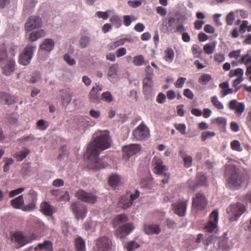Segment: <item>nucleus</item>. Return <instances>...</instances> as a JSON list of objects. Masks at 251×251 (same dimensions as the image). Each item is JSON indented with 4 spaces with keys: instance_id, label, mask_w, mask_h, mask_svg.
<instances>
[{
    "instance_id": "nucleus-1",
    "label": "nucleus",
    "mask_w": 251,
    "mask_h": 251,
    "mask_svg": "<svg viewBox=\"0 0 251 251\" xmlns=\"http://www.w3.org/2000/svg\"><path fill=\"white\" fill-rule=\"evenodd\" d=\"M111 146L110 138L107 132H104L98 136L87 146L86 155L89 160L88 167L97 171L104 168L107 165L103 159L99 158L100 152Z\"/></svg>"
},
{
    "instance_id": "nucleus-2",
    "label": "nucleus",
    "mask_w": 251,
    "mask_h": 251,
    "mask_svg": "<svg viewBox=\"0 0 251 251\" xmlns=\"http://www.w3.org/2000/svg\"><path fill=\"white\" fill-rule=\"evenodd\" d=\"M225 176L227 183L231 186L239 187L245 180V176L241 171L234 165L226 167Z\"/></svg>"
},
{
    "instance_id": "nucleus-3",
    "label": "nucleus",
    "mask_w": 251,
    "mask_h": 251,
    "mask_svg": "<svg viewBox=\"0 0 251 251\" xmlns=\"http://www.w3.org/2000/svg\"><path fill=\"white\" fill-rule=\"evenodd\" d=\"M186 19L184 15L177 14L176 17H170L168 19L167 30L171 33H181L186 30L183 22Z\"/></svg>"
},
{
    "instance_id": "nucleus-4",
    "label": "nucleus",
    "mask_w": 251,
    "mask_h": 251,
    "mask_svg": "<svg viewBox=\"0 0 251 251\" xmlns=\"http://www.w3.org/2000/svg\"><path fill=\"white\" fill-rule=\"evenodd\" d=\"M246 210V208L245 205L240 202L230 205L226 209L227 212L229 216V220L231 222L237 221Z\"/></svg>"
},
{
    "instance_id": "nucleus-5",
    "label": "nucleus",
    "mask_w": 251,
    "mask_h": 251,
    "mask_svg": "<svg viewBox=\"0 0 251 251\" xmlns=\"http://www.w3.org/2000/svg\"><path fill=\"white\" fill-rule=\"evenodd\" d=\"M35 49V46H32L31 45H27L19 55V63L25 66L29 64L32 58L33 52Z\"/></svg>"
},
{
    "instance_id": "nucleus-6",
    "label": "nucleus",
    "mask_w": 251,
    "mask_h": 251,
    "mask_svg": "<svg viewBox=\"0 0 251 251\" xmlns=\"http://www.w3.org/2000/svg\"><path fill=\"white\" fill-rule=\"evenodd\" d=\"M71 209L77 219H83L86 216L87 209L86 206L80 202L72 203Z\"/></svg>"
},
{
    "instance_id": "nucleus-7",
    "label": "nucleus",
    "mask_w": 251,
    "mask_h": 251,
    "mask_svg": "<svg viewBox=\"0 0 251 251\" xmlns=\"http://www.w3.org/2000/svg\"><path fill=\"white\" fill-rule=\"evenodd\" d=\"M76 197L81 201L94 204L97 201L98 197L91 193H88L83 189H79L75 193Z\"/></svg>"
},
{
    "instance_id": "nucleus-8",
    "label": "nucleus",
    "mask_w": 251,
    "mask_h": 251,
    "mask_svg": "<svg viewBox=\"0 0 251 251\" xmlns=\"http://www.w3.org/2000/svg\"><path fill=\"white\" fill-rule=\"evenodd\" d=\"M132 135L137 140H143L149 136L150 131L148 128L143 122L133 131Z\"/></svg>"
},
{
    "instance_id": "nucleus-9",
    "label": "nucleus",
    "mask_w": 251,
    "mask_h": 251,
    "mask_svg": "<svg viewBox=\"0 0 251 251\" xmlns=\"http://www.w3.org/2000/svg\"><path fill=\"white\" fill-rule=\"evenodd\" d=\"M219 220L218 210H213L209 216V220L204 226V229L208 232H212L216 229Z\"/></svg>"
},
{
    "instance_id": "nucleus-10",
    "label": "nucleus",
    "mask_w": 251,
    "mask_h": 251,
    "mask_svg": "<svg viewBox=\"0 0 251 251\" xmlns=\"http://www.w3.org/2000/svg\"><path fill=\"white\" fill-rule=\"evenodd\" d=\"M0 67L3 74L6 75H10L15 70L16 62L13 58L9 57L0 63Z\"/></svg>"
},
{
    "instance_id": "nucleus-11",
    "label": "nucleus",
    "mask_w": 251,
    "mask_h": 251,
    "mask_svg": "<svg viewBox=\"0 0 251 251\" xmlns=\"http://www.w3.org/2000/svg\"><path fill=\"white\" fill-rule=\"evenodd\" d=\"M42 25V21L40 17L35 15L31 16L28 17L25 23V30L29 32L35 28L40 27Z\"/></svg>"
},
{
    "instance_id": "nucleus-12",
    "label": "nucleus",
    "mask_w": 251,
    "mask_h": 251,
    "mask_svg": "<svg viewBox=\"0 0 251 251\" xmlns=\"http://www.w3.org/2000/svg\"><path fill=\"white\" fill-rule=\"evenodd\" d=\"M207 203V199L201 193H196L192 200V207L198 210H202L206 207Z\"/></svg>"
},
{
    "instance_id": "nucleus-13",
    "label": "nucleus",
    "mask_w": 251,
    "mask_h": 251,
    "mask_svg": "<svg viewBox=\"0 0 251 251\" xmlns=\"http://www.w3.org/2000/svg\"><path fill=\"white\" fill-rule=\"evenodd\" d=\"M154 166L153 172L158 175H163L168 171L167 167L164 165L163 161L159 157L155 156L152 159Z\"/></svg>"
},
{
    "instance_id": "nucleus-14",
    "label": "nucleus",
    "mask_w": 251,
    "mask_h": 251,
    "mask_svg": "<svg viewBox=\"0 0 251 251\" xmlns=\"http://www.w3.org/2000/svg\"><path fill=\"white\" fill-rule=\"evenodd\" d=\"M133 225L131 223H128L120 226L116 230V234L118 238L123 239L128 235L133 229Z\"/></svg>"
},
{
    "instance_id": "nucleus-15",
    "label": "nucleus",
    "mask_w": 251,
    "mask_h": 251,
    "mask_svg": "<svg viewBox=\"0 0 251 251\" xmlns=\"http://www.w3.org/2000/svg\"><path fill=\"white\" fill-rule=\"evenodd\" d=\"M11 240L16 243L18 248L22 247L28 244L26 236L24 235L22 232L20 231L14 232L11 235Z\"/></svg>"
},
{
    "instance_id": "nucleus-16",
    "label": "nucleus",
    "mask_w": 251,
    "mask_h": 251,
    "mask_svg": "<svg viewBox=\"0 0 251 251\" xmlns=\"http://www.w3.org/2000/svg\"><path fill=\"white\" fill-rule=\"evenodd\" d=\"M96 246L100 251H107L111 249L112 242L107 237L102 236L97 240Z\"/></svg>"
},
{
    "instance_id": "nucleus-17",
    "label": "nucleus",
    "mask_w": 251,
    "mask_h": 251,
    "mask_svg": "<svg viewBox=\"0 0 251 251\" xmlns=\"http://www.w3.org/2000/svg\"><path fill=\"white\" fill-rule=\"evenodd\" d=\"M102 87L101 85L96 84V86L92 88L89 93V98L90 100L94 103H99L100 101V92L102 91Z\"/></svg>"
},
{
    "instance_id": "nucleus-18",
    "label": "nucleus",
    "mask_w": 251,
    "mask_h": 251,
    "mask_svg": "<svg viewBox=\"0 0 251 251\" xmlns=\"http://www.w3.org/2000/svg\"><path fill=\"white\" fill-rule=\"evenodd\" d=\"M249 25V22L247 20L242 21L241 24L239 26V30L237 28H234L231 31V36L233 38H237L239 36V33L244 34L246 30L248 32L251 31V25Z\"/></svg>"
},
{
    "instance_id": "nucleus-19",
    "label": "nucleus",
    "mask_w": 251,
    "mask_h": 251,
    "mask_svg": "<svg viewBox=\"0 0 251 251\" xmlns=\"http://www.w3.org/2000/svg\"><path fill=\"white\" fill-rule=\"evenodd\" d=\"M186 201H179L176 203L173 204V208L175 213L180 216L184 215L187 206Z\"/></svg>"
},
{
    "instance_id": "nucleus-20",
    "label": "nucleus",
    "mask_w": 251,
    "mask_h": 251,
    "mask_svg": "<svg viewBox=\"0 0 251 251\" xmlns=\"http://www.w3.org/2000/svg\"><path fill=\"white\" fill-rule=\"evenodd\" d=\"M228 107L230 110H235V113L238 115H241L245 109L244 103L239 102L236 100H230L228 103Z\"/></svg>"
},
{
    "instance_id": "nucleus-21",
    "label": "nucleus",
    "mask_w": 251,
    "mask_h": 251,
    "mask_svg": "<svg viewBox=\"0 0 251 251\" xmlns=\"http://www.w3.org/2000/svg\"><path fill=\"white\" fill-rule=\"evenodd\" d=\"M18 98L6 93L0 92V103L3 104H12L16 102Z\"/></svg>"
},
{
    "instance_id": "nucleus-22",
    "label": "nucleus",
    "mask_w": 251,
    "mask_h": 251,
    "mask_svg": "<svg viewBox=\"0 0 251 251\" xmlns=\"http://www.w3.org/2000/svg\"><path fill=\"white\" fill-rule=\"evenodd\" d=\"M141 147L138 144H131L123 147V151L127 156L133 155L140 151Z\"/></svg>"
},
{
    "instance_id": "nucleus-23",
    "label": "nucleus",
    "mask_w": 251,
    "mask_h": 251,
    "mask_svg": "<svg viewBox=\"0 0 251 251\" xmlns=\"http://www.w3.org/2000/svg\"><path fill=\"white\" fill-rule=\"evenodd\" d=\"M143 92L145 95H150L152 92L153 81L152 78L145 77L143 80Z\"/></svg>"
},
{
    "instance_id": "nucleus-24",
    "label": "nucleus",
    "mask_w": 251,
    "mask_h": 251,
    "mask_svg": "<svg viewBox=\"0 0 251 251\" xmlns=\"http://www.w3.org/2000/svg\"><path fill=\"white\" fill-rule=\"evenodd\" d=\"M40 210L42 213L48 216L52 215L56 211L54 207L46 201L42 202L41 203Z\"/></svg>"
},
{
    "instance_id": "nucleus-25",
    "label": "nucleus",
    "mask_w": 251,
    "mask_h": 251,
    "mask_svg": "<svg viewBox=\"0 0 251 251\" xmlns=\"http://www.w3.org/2000/svg\"><path fill=\"white\" fill-rule=\"evenodd\" d=\"M145 232L148 234H158L161 231V228L158 225L150 224L144 226Z\"/></svg>"
},
{
    "instance_id": "nucleus-26",
    "label": "nucleus",
    "mask_w": 251,
    "mask_h": 251,
    "mask_svg": "<svg viewBox=\"0 0 251 251\" xmlns=\"http://www.w3.org/2000/svg\"><path fill=\"white\" fill-rule=\"evenodd\" d=\"M118 68L117 64H113L108 69L107 76L109 80L112 82H114L116 80Z\"/></svg>"
},
{
    "instance_id": "nucleus-27",
    "label": "nucleus",
    "mask_w": 251,
    "mask_h": 251,
    "mask_svg": "<svg viewBox=\"0 0 251 251\" xmlns=\"http://www.w3.org/2000/svg\"><path fill=\"white\" fill-rule=\"evenodd\" d=\"M179 155L184 162V166L185 168H189L192 165L193 158L192 156L188 155L185 151L180 150L179 151Z\"/></svg>"
},
{
    "instance_id": "nucleus-28",
    "label": "nucleus",
    "mask_w": 251,
    "mask_h": 251,
    "mask_svg": "<svg viewBox=\"0 0 251 251\" xmlns=\"http://www.w3.org/2000/svg\"><path fill=\"white\" fill-rule=\"evenodd\" d=\"M54 46V42L51 39L48 38L44 40L42 44L40 46L41 50L50 51L52 50Z\"/></svg>"
},
{
    "instance_id": "nucleus-29",
    "label": "nucleus",
    "mask_w": 251,
    "mask_h": 251,
    "mask_svg": "<svg viewBox=\"0 0 251 251\" xmlns=\"http://www.w3.org/2000/svg\"><path fill=\"white\" fill-rule=\"evenodd\" d=\"M44 250L45 251H53V245L51 242L45 241L43 243L39 244L34 248V250Z\"/></svg>"
},
{
    "instance_id": "nucleus-30",
    "label": "nucleus",
    "mask_w": 251,
    "mask_h": 251,
    "mask_svg": "<svg viewBox=\"0 0 251 251\" xmlns=\"http://www.w3.org/2000/svg\"><path fill=\"white\" fill-rule=\"evenodd\" d=\"M29 153L30 150L28 148L24 147L20 152L14 153L13 157L17 161H21L24 160Z\"/></svg>"
},
{
    "instance_id": "nucleus-31",
    "label": "nucleus",
    "mask_w": 251,
    "mask_h": 251,
    "mask_svg": "<svg viewBox=\"0 0 251 251\" xmlns=\"http://www.w3.org/2000/svg\"><path fill=\"white\" fill-rule=\"evenodd\" d=\"M118 204L119 206L122 207L123 209H127L132 205V203L129 199L128 194H126L121 198Z\"/></svg>"
},
{
    "instance_id": "nucleus-32",
    "label": "nucleus",
    "mask_w": 251,
    "mask_h": 251,
    "mask_svg": "<svg viewBox=\"0 0 251 251\" xmlns=\"http://www.w3.org/2000/svg\"><path fill=\"white\" fill-rule=\"evenodd\" d=\"M24 203V200L23 195H20L17 198L11 201V205L16 209H22Z\"/></svg>"
},
{
    "instance_id": "nucleus-33",
    "label": "nucleus",
    "mask_w": 251,
    "mask_h": 251,
    "mask_svg": "<svg viewBox=\"0 0 251 251\" xmlns=\"http://www.w3.org/2000/svg\"><path fill=\"white\" fill-rule=\"evenodd\" d=\"M128 41L127 38H122L118 40L115 41L107 45V48L108 50H112L116 49L117 47L123 45L126 41Z\"/></svg>"
},
{
    "instance_id": "nucleus-34",
    "label": "nucleus",
    "mask_w": 251,
    "mask_h": 251,
    "mask_svg": "<svg viewBox=\"0 0 251 251\" xmlns=\"http://www.w3.org/2000/svg\"><path fill=\"white\" fill-rule=\"evenodd\" d=\"M212 123L216 124L219 128L225 131L226 124V118L219 117L213 119Z\"/></svg>"
},
{
    "instance_id": "nucleus-35",
    "label": "nucleus",
    "mask_w": 251,
    "mask_h": 251,
    "mask_svg": "<svg viewBox=\"0 0 251 251\" xmlns=\"http://www.w3.org/2000/svg\"><path fill=\"white\" fill-rule=\"evenodd\" d=\"M75 248L76 251H85V243L81 237H78L75 239Z\"/></svg>"
},
{
    "instance_id": "nucleus-36",
    "label": "nucleus",
    "mask_w": 251,
    "mask_h": 251,
    "mask_svg": "<svg viewBox=\"0 0 251 251\" xmlns=\"http://www.w3.org/2000/svg\"><path fill=\"white\" fill-rule=\"evenodd\" d=\"M7 52L6 45L4 43L0 44V64L6 60Z\"/></svg>"
},
{
    "instance_id": "nucleus-37",
    "label": "nucleus",
    "mask_w": 251,
    "mask_h": 251,
    "mask_svg": "<svg viewBox=\"0 0 251 251\" xmlns=\"http://www.w3.org/2000/svg\"><path fill=\"white\" fill-rule=\"evenodd\" d=\"M153 184V179L151 177H145L140 180V185L142 187L151 189Z\"/></svg>"
},
{
    "instance_id": "nucleus-38",
    "label": "nucleus",
    "mask_w": 251,
    "mask_h": 251,
    "mask_svg": "<svg viewBox=\"0 0 251 251\" xmlns=\"http://www.w3.org/2000/svg\"><path fill=\"white\" fill-rule=\"evenodd\" d=\"M61 97L63 105H68L72 100V96L70 92L67 90L62 91Z\"/></svg>"
},
{
    "instance_id": "nucleus-39",
    "label": "nucleus",
    "mask_w": 251,
    "mask_h": 251,
    "mask_svg": "<svg viewBox=\"0 0 251 251\" xmlns=\"http://www.w3.org/2000/svg\"><path fill=\"white\" fill-rule=\"evenodd\" d=\"M133 63L136 66H141L148 63L146 61L143 55H138L133 58Z\"/></svg>"
},
{
    "instance_id": "nucleus-40",
    "label": "nucleus",
    "mask_w": 251,
    "mask_h": 251,
    "mask_svg": "<svg viewBox=\"0 0 251 251\" xmlns=\"http://www.w3.org/2000/svg\"><path fill=\"white\" fill-rule=\"evenodd\" d=\"M127 221V218L126 214H121L117 215L113 221V225L114 226H116L123 223Z\"/></svg>"
},
{
    "instance_id": "nucleus-41",
    "label": "nucleus",
    "mask_w": 251,
    "mask_h": 251,
    "mask_svg": "<svg viewBox=\"0 0 251 251\" xmlns=\"http://www.w3.org/2000/svg\"><path fill=\"white\" fill-rule=\"evenodd\" d=\"M36 200L35 198H32L31 202L22 207V210L25 212H30L36 209Z\"/></svg>"
},
{
    "instance_id": "nucleus-42",
    "label": "nucleus",
    "mask_w": 251,
    "mask_h": 251,
    "mask_svg": "<svg viewBox=\"0 0 251 251\" xmlns=\"http://www.w3.org/2000/svg\"><path fill=\"white\" fill-rule=\"evenodd\" d=\"M165 60L169 63L172 62L175 56V53L173 50L171 48H168L165 51Z\"/></svg>"
},
{
    "instance_id": "nucleus-43",
    "label": "nucleus",
    "mask_w": 251,
    "mask_h": 251,
    "mask_svg": "<svg viewBox=\"0 0 251 251\" xmlns=\"http://www.w3.org/2000/svg\"><path fill=\"white\" fill-rule=\"evenodd\" d=\"M216 44L215 43L206 44L203 47V51L207 54H211L215 50Z\"/></svg>"
},
{
    "instance_id": "nucleus-44",
    "label": "nucleus",
    "mask_w": 251,
    "mask_h": 251,
    "mask_svg": "<svg viewBox=\"0 0 251 251\" xmlns=\"http://www.w3.org/2000/svg\"><path fill=\"white\" fill-rule=\"evenodd\" d=\"M109 21L116 28H119L122 25L121 19L118 15H113Z\"/></svg>"
},
{
    "instance_id": "nucleus-45",
    "label": "nucleus",
    "mask_w": 251,
    "mask_h": 251,
    "mask_svg": "<svg viewBox=\"0 0 251 251\" xmlns=\"http://www.w3.org/2000/svg\"><path fill=\"white\" fill-rule=\"evenodd\" d=\"M212 79L211 75L208 74H203L199 79V82L202 85H206Z\"/></svg>"
},
{
    "instance_id": "nucleus-46",
    "label": "nucleus",
    "mask_w": 251,
    "mask_h": 251,
    "mask_svg": "<svg viewBox=\"0 0 251 251\" xmlns=\"http://www.w3.org/2000/svg\"><path fill=\"white\" fill-rule=\"evenodd\" d=\"M240 64H243L246 66L251 64V55L249 54H246L242 56L238 61Z\"/></svg>"
},
{
    "instance_id": "nucleus-47",
    "label": "nucleus",
    "mask_w": 251,
    "mask_h": 251,
    "mask_svg": "<svg viewBox=\"0 0 251 251\" xmlns=\"http://www.w3.org/2000/svg\"><path fill=\"white\" fill-rule=\"evenodd\" d=\"M192 51L194 57L200 58L202 50L198 45L194 44L192 46Z\"/></svg>"
},
{
    "instance_id": "nucleus-48",
    "label": "nucleus",
    "mask_w": 251,
    "mask_h": 251,
    "mask_svg": "<svg viewBox=\"0 0 251 251\" xmlns=\"http://www.w3.org/2000/svg\"><path fill=\"white\" fill-rule=\"evenodd\" d=\"M244 71L241 68H237L235 70H232L229 73V77H233L234 76H243Z\"/></svg>"
},
{
    "instance_id": "nucleus-49",
    "label": "nucleus",
    "mask_w": 251,
    "mask_h": 251,
    "mask_svg": "<svg viewBox=\"0 0 251 251\" xmlns=\"http://www.w3.org/2000/svg\"><path fill=\"white\" fill-rule=\"evenodd\" d=\"M100 100L107 102H110L113 100V97L110 92L106 91L101 94Z\"/></svg>"
},
{
    "instance_id": "nucleus-50",
    "label": "nucleus",
    "mask_w": 251,
    "mask_h": 251,
    "mask_svg": "<svg viewBox=\"0 0 251 251\" xmlns=\"http://www.w3.org/2000/svg\"><path fill=\"white\" fill-rule=\"evenodd\" d=\"M219 248L223 251H227L229 249L227 238H224L219 241Z\"/></svg>"
},
{
    "instance_id": "nucleus-51",
    "label": "nucleus",
    "mask_w": 251,
    "mask_h": 251,
    "mask_svg": "<svg viewBox=\"0 0 251 251\" xmlns=\"http://www.w3.org/2000/svg\"><path fill=\"white\" fill-rule=\"evenodd\" d=\"M211 102L215 107L218 109H222L224 108V106L222 102L219 100L218 98L216 96H213L211 99Z\"/></svg>"
},
{
    "instance_id": "nucleus-52",
    "label": "nucleus",
    "mask_w": 251,
    "mask_h": 251,
    "mask_svg": "<svg viewBox=\"0 0 251 251\" xmlns=\"http://www.w3.org/2000/svg\"><path fill=\"white\" fill-rule=\"evenodd\" d=\"M230 147L232 150L237 151H241L242 148L239 141L234 140L230 143Z\"/></svg>"
},
{
    "instance_id": "nucleus-53",
    "label": "nucleus",
    "mask_w": 251,
    "mask_h": 251,
    "mask_svg": "<svg viewBox=\"0 0 251 251\" xmlns=\"http://www.w3.org/2000/svg\"><path fill=\"white\" fill-rule=\"evenodd\" d=\"M197 182L198 185L205 186L207 184V178L205 176L199 174L197 176Z\"/></svg>"
},
{
    "instance_id": "nucleus-54",
    "label": "nucleus",
    "mask_w": 251,
    "mask_h": 251,
    "mask_svg": "<svg viewBox=\"0 0 251 251\" xmlns=\"http://www.w3.org/2000/svg\"><path fill=\"white\" fill-rule=\"evenodd\" d=\"M243 76H241L233 81L232 86L235 88L234 92H236L239 90L240 86L238 85L243 81Z\"/></svg>"
},
{
    "instance_id": "nucleus-55",
    "label": "nucleus",
    "mask_w": 251,
    "mask_h": 251,
    "mask_svg": "<svg viewBox=\"0 0 251 251\" xmlns=\"http://www.w3.org/2000/svg\"><path fill=\"white\" fill-rule=\"evenodd\" d=\"M120 181V178L117 175L111 176L109 178V185L112 187L116 186Z\"/></svg>"
},
{
    "instance_id": "nucleus-56",
    "label": "nucleus",
    "mask_w": 251,
    "mask_h": 251,
    "mask_svg": "<svg viewBox=\"0 0 251 251\" xmlns=\"http://www.w3.org/2000/svg\"><path fill=\"white\" fill-rule=\"evenodd\" d=\"M90 39L89 37L84 36L80 40V46L81 48H85L89 44Z\"/></svg>"
},
{
    "instance_id": "nucleus-57",
    "label": "nucleus",
    "mask_w": 251,
    "mask_h": 251,
    "mask_svg": "<svg viewBox=\"0 0 251 251\" xmlns=\"http://www.w3.org/2000/svg\"><path fill=\"white\" fill-rule=\"evenodd\" d=\"M175 128L179 131V132L183 135L186 134V126L183 124H176L175 125Z\"/></svg>"
},
{
    "instance_id": "nucleus-58",
    "label": "nucleus",
    "mask_w": 251,
    "mask_h": 251,
    "mask_svg": "<svg viewBox=\"0 0 251 251\" xmlns=\"http://www.w3.org/2000/svg\"><path fill=\"white\" fill-rule=\"evenodd\" d=\"M34 136L32 134H30L28 135L24 136L21 138H19L17 140V141L21 142V143H25L27 141H31L34 140Z\"/></svg>"
},
{
    "instance_id": "nucleus-59",
    "label": "nucleus",
    "mask_w": 251,
    "mask_h": 251,
    "mask_svg": "<svg viewBox=\"0 0 251 251\" xmlns=\"http://www.w3.org/2000/svg\"><path fill=\"white\" fill-rule=\"evenodd\" d=\"M41 78V74L39 72H34L30 79V82L32 83H35L39 80Z\"/></svg>"
},
{
    "instance_id": "nucleus-60",
    "label": "nucleus",
    "mask_w": 251,
    "mask_h": 251,
    "mask_svg": "<svg viewBox=\"0 0 251 251\" xmlns=\"http://www.w3.org/2000/svg\"><path fill=\"white\" fill-rule=\"evenodd\" d=\"M186 80V78L185 77H180L178 78L175 83V87L177 88H181L183 87Z\"/></svg>"
},
{
    "instance_id": "nucleus-61",
    "label": "nucleus",
    "mask_w": 251,
    "mask_h": 251,
    "mask_svg": "<svg viewBox=\"0 0 251 251\" xmlns=\"http://www.w3.org/2000/svg\"><path fill=\"white\" fill-rule=\"evenodd\" d=\"M146 77L148 78H152V76L154 75L153 70L150 65L146 66L145 68Z\"/></svg>"
},
{
    "instance_id": "nucleus-62",
    "label": "nucleus",
    "mask_w": 251,
    "mask_h": 251,
    "mask_svg": "<svg viewBox=\"0 0 251 251\" xmlns=\"http://www.w3.org/2000/svg\"><path fill=\"white\" fill-rule=\"evenodd\" d=\"M235 20V16L234 13L232 12H230L227 14L226 17V22L227 25H232L233 21Z\"/></svg>"
},
{
    "instance_id": "nucleus-63",
    "label": "nucleus",
    "mask_w": 251,
    "mask_h": 251,
    "mask_svg": "<svg viewBox=\"0 0 251 251\" xmlns=\"http://www.w3.org/2000/svg\"><path fill=\"white\" fill-rule=\"evenodd\" d=\"M14 162V159L9 158L5 160V164L3 166V171L7 172L9 170V166Z\"/></svg>"
},
{
    "instance_id": "nucleus-64",
    "label": "nucleus",
    "mask_w": 251,
    "mask_h": 251,
    "mask_svg": "<svg viewBox=\"0 0 251 251\" xmlns=\"http://www.w3.org/2000/svg\"><path fill=\"white\" fill-rule=\"evenodd\" d=\"M109 12L110 11H107L105 12L98 11L97 12L96 14L99 18H101L103 20H106L109 17Z\"/></svg>"
}]
</instances>
